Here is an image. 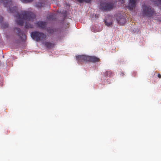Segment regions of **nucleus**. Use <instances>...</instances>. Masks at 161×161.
<instances>
[{"label": "nucleus", "mask_w": 161, "mask_h": 161, "mask_svg": "<svg viewBox=\"0 0 161 161\" xmlns=\"http://www.w3.org/2000/svg\"><path fill=\"white\" fill-rule=\"evenodd\" d=\"M3 18L2 16H0V23H1L2 27L3 28H6L8 27V25L7 23H2Z\"/></svg>", "instance_id": "4468645a"}, {"label": "nucleus", "mask_w": 161, "mask_h": 161, "mask_svg": "<svg viewBox=\"0 0 161 161\" xmlns=\"http://www.w3.org/2000/svg\"><path fill=\"white\" fill-rule=\"evenodd\" d=\"M45 46L47 48L51 49L54 47V44L48 42H46L45 43Z\"/></svg>", "instance_id": "dca6fc26"}, {"label": "nucleus", "mask_w": 161, "mask_h": 161, "mask_svg": "<svg viewBox=\"0 0 161 161\" xmlns=\"http://www.w3.org/2000/svg\"><path fill=\"white\" fill-rule=\"evenodd\" d=\"M31 37L37 42L40 40H44L46 39V36L44 33L38 31L32 32L31 34Z\"/></svg>", "instance_id": "20e7f679"}, {"label": "nucleus", "mask_w": 161, "mask_h": 161, "mask_svg": "<svg viewBox=\"0 0 161 161\" xmlns=\"http://www.w3.org/2000/svg\"><path fill=\"white\" fill-rule=\"evenodd\" d=\"M104 21L105 25L108 26H111L113 24V18L112 16L111 15L108 16V18L105 19Z\"/></svg>", "instance_id": "1a4fd4ad"}, {"label": "nucleus", "mask_w": 161, "mask_h": 161, "mask_svg": "<svg viewBox=\"0 0 161 161\" xmlns=\"http://www.w3.org/2000/svg\"><path fill=\"white\" fill-rule=\"evenodd\" d=\"M43 3H38L36 4L35 6L36 7L40 8L43 6Z\"/></svg>", "instance_id": "6ab92c4d"}, {"label": "nucleus", "mask_w": 161, "mask_h": 161, "mask_svg": "<svg viewBox=\"0 0 161 161\" xmlns=\"http://www.w3.org/2000/svg\"><path fill=\"white\" fill-rule=\"evenodd\" d=\"M136 3L135 0H130L128 4L129 8L130 10H133L136 6Z\"/></svg>", "instance_id": "9b49d317"}, {"label": "nucleus", "mask_w": 161, "mask_h": 161, "mask_svg": "<svg viewBox=\"0 0 161 161\" xmlns=\"http://www.w3.org/2000/svg\"><path fill=\"white\" fill-rule=\"evenodd\" d=\"M101 8L104 11H109L113 9L114 3H100Z\"/></svg>", "instance_id": "39448f33"}, {"label": "nucleus", "mask_w": 161, "mask_h": 161, "mask_svg": "<svg viewBox=\"0 0 161 161\" xmlns=\"http://www.w3.org/2000/svg\"><path fill=\"white\" fill-rule=\"evenodd\" d=\"M47 19L50 20H54L56 19V14H51L48 15Z\"/></svg>", "instance_id": "2eb2a0df"}, {"label": "nucleus", "mask_w": 161, "mask_h": 161, "mask_svg": "<svg viewBox=\"0 0 161 161\" xmlns=\"http://www.w3.org/2000/svg\"><path fill=\"white\" fill-rule=\"evenodd\" d=\"M88 62L95 63L99 62L100 60V59L95 56H88Z\"/></svg>", "instance_id": "f8f14e48"}, {"label": "nucleus", "mask_w": 161, "mask_h": 161, "mask_svg": "<svg viewBox=\"0 0 161 161\" xmlns=\"http://www.w3.org/2000/svg\"><path fill=\"white\" fill-rule=\"evenodd\" d=\"M47 31L49 34H53L54 33L59 32V30L58 29H56L54 28L52 29L50 27L47 28Z\"/></svg>", "instance_id": "ddd939ff"}, {"label": "nucleus", "mask_w": 161, "mask_h": 161, "mask_svg": "<svg viewBox=\"0 0 161 161\" xmlns=\"http://www.w3.org/2000/svg\"><path fill=\"white\" fill-rule=\"evenodd\" d=\"M36 24L37 27L42 29H45L47 25V23L46 22L42 21L37 22L36 23Z\"/></svg>", "instance_id": "9d476101"}, {"label": "nucleus", "mask_w": 161, "mask_h": 161, "mask_svg": "<svg viewBox=\"0 0 161 161\" xmlns=\"http://www.w3.org/2000/svg\"><path fill=\"white\" fill-rule=\"evenodd\" d=\"M121 4H123L124 3V0H119Z\"/></svg>", "instance_id": "b1692460"}, {"label": "nucleus", "mask_w": 161, "mask_h": 161, "mask_svg": "<svg viewBox=\"0 0 161 161\" xmlns=\"http://www.w3.org/2000/svg\"><path fill=\"white\" fill-rule=\"evenodd\" d=\"M3 58H4V56H3Z\"/></svg>", "instance_id": "cd10ccee"}, {"label": "nucleus", "mask_w": 161, "mask_h": 161, "mask_svg": "<svg viewBox=\"0 0 161 161\" xmlns=\"http://www.w3.org/2000/svg\"><path fill=\"white\" fill-rule=\"evenodd\" d=\"M15 42L16 43H18L19 42V40H16L15 41Z\"/></svg>", "instance_id": "a878e982"}, {"label": "nucleus", "mask_w": 161, "mask_h": 161, "mask_svg": "<svg viewBox=\"0 0 161 161\" xmlns=\"http://www.w3.org/2000/svg\"><path fill=\"white\" fill-rule=\"evenodd\" d=\"M153 1L158 6L159 4H161V0H153Z\"/></svg>", "instance_id": "4be33fe9"}, {"label": "nucleus", "mask_w": 161, "mask_h": 161, "mask_svg": "<svg viewBox=\"0 0 161 161\" xmlns=\"http://www.w3.org/2000/svg\"><path fill=\"white\" fill-rule=\"evenodd\" d=\"M2 2L3 5L7 8V11L10 13L17 12V7L14 6L12 0H0Z\"/></svg>", "instance_id": "f03ea898"}, {"label": "nucleus", "mask_w": 161, "mask_h": 161, "mask_svg": "<svg viewBox=\"0 0 161 161\" xmlns=\"http://www.w3.org/2000/svg\"><path fill=\"white\" fill-rule=\"evenodd\" d=\"M92 0H77V1L80 3H82L85 2L86 3H90Z\"/></svg>", "instance_id": "aec40b11"}, {"label": "nucleus", "mask_w": 161, "mask_h": 161, "mask_svg": "<svg viewBox=\"0 0 161 161\" xmlns=\"http://www.w3.org/2000/svg\"><path fill=\"white\" fill-rule=\"evenodd\" d=\"M21 1L25 3H28L31 2L33 0H21Z\"/></svg>", "instance_id": "412c9836"}, {"label": "nucleus", "mask_w": 161, "mask_h": 161, "mask_svg": "<svg viewBox=\"0 0 161 161\" xmlns=\"http://www.w3.org/2000/svg\"><path fill=\"white\" fill-rule=\"evenodd\" d=\"M104 75L106 78L110 77L112 75V72L110 71H107L105 73Z\"/></svg>", "instance_id": "f3484780"}, {"label": "nucleus", "mask_w": 161, "mask_h": 161, "mask_svg": "<svg viewBox=\"0 0 161 161\" xmlns=\"http://www.w3.org/2000/svg\"><path fill=\"white\" fill-rule=\"evenodd\" d=\"M99 16V15L98 14H96L95 15V17L96 18H98Z\"/></svg>", "instance_id": "5701e85b"}, {"label": "nucleus", "mask_w": 161, "mask_h": 161, "mask_svg": "<svg viewBox=\"0 0 161 161\" xmlns=\"http://www.w3.org/2000/svg\"><path fill=\"white\" fill-rule=\"evenodd\" d=\"M76 59L79 64L84 62H88V56L85 55H79L76 56Z\"/></svg>", "instance_id": "0eeeda50"}, {"label": "nucleus", "mask_w": 161, "mask_h": 161, "mask_svg": "<svg viewBox=\"0 0 161 161\" xmlns=\"http://www.w3.org/2000/svg\"><path fill=\"white\" fill-rule=\"evenodd\" d=\"M15 17L17 24L21 26L23 25L24 20L33 21L36 18V16L32 12L25 10L21 11L20 14L17 13Z\"/></svg>", "instance_id": "f257e3e1"}, {"label": "nucleus", "mask_w": 161, "mask_h": 161, "mask_svg": "<svg viewBox=\"0 0 161 161\" xmlns=\"http://www.w3.org/2000/svg\"><path fill=\"white\" fill-rule=\"evenodd\" d=\"M116 18L118 23L122 25L125 24L126 19L124 16L122 15L119 14L116 16Z\"/></svg>", "instance_id": "6e6552de"}, {"label": "nucleus", "mask_w": 161, "mask_h": 161, "mask_svg": "<svg viewBox=\"0 0 161 161\" xmlns=\"http://www.w3.org/2000/svg\"><path fill=\"white\" fill-rule=\"evenodd\" d=\"M4 113H6V112L5 111H4Z\"/></svg>", "instance_id": "bb28decb"}, {"label": "nucleus", "mask_w": 161, "mask_h": 161, "mask_svg": "<svg viewBox=\"0 0 161 161\" xmlns=\"http://www.w3.org/2000/svg\"><path fill=\"white\" fill-rule=\"evenodd\" d=\"M25 27L26 29L33 28V25L30 24L26 22L25 23Z\"/></svg>", "instance_id": "a211bd4d"}, {"label": "nucleus", "mask_w": 161, "mask_h": 161, "mask_svg": "<svg viewBox=\"0 0 161 161\" xmlns=\"http://www.w3.org/2000/svg\"><path fill=\"white\" fill-rule=\"evenodd\" d=\"M158 76L159 78H161V75L160 74H158Z\"/></svg>", "instance_id": "393cba45"}, {"label": "nucleus", "mask_w": 161, "mask_h": 161, "mask_svg": "<svg viewBox=\"0 0 161 161\" xmlns=\"http://www.w3.org/2000/svg\"><path fill=\"white\" fill-rule=\"evenodd\" d=\"M142 12L143 16L151 17L153 15L154 10L151 7L144 5L142 6Z\"/></svg>", "instance_id": "7ed1b4c3"}, {"label": "nucleus", "mask_w": 161, "mask_h": 161, "mask_svg": "<svg viewBox=\"0 0 161 161\" xmlns=\"http://www.w3.org/2000/svg\"><path fill=\"white\" fill-rule=\"evenodd\" d=\"M14 31L15 32L17 31L18 35L19 36L21 41H25L26 39V36L25 34L21 31L20 29L19 28L16 27L14 29Z\"/></svg>", "instance_id": "423d86ee"}]
</instances>
